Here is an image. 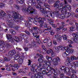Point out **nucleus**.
<instances>
[{
    "label": "nucleus",
    "mask_w": 78,
    "mask_h": 78,
    "mask_svg": "<svg viewBox=\"0 0 78 78\" xmlns=\"http://www.w3.org/2000/svg\"><path fill=\"white\" fill-rule=\"evenodd\" d=\"M12 14V17L13 18L15 22H19V20H22L23 19V18L17 12L15 11H13Z\"/></svg>",
    "instance_id": "1"
},
{
    "label": "nucleus",
    "mask_w": 78,
    "mask_h": 78,
    "mask_svg": "<svg viewBox=\"0 0 78 78\" xmlns=\"http://www.w3.org/2000/svg\"><path fill=\"white\" fill-rule=\"evenodd\" d=\"M27 3L28 5L27 9H29L31 11H34L35 12H36V11L35 10V8L34 7H31V6L36 4V2H34L33 0H29L28 1H27Z\"/></svg>",
    "instance_id": "2"
},
{
    "label": "nucleus",
    "mask_w": 78,
    "mask_h": 78,
    "mask_svg": "<svg viewBox=\"0 0 78 78\" xmlns=\"http://www.w3.org/2000/svg\"><path fill=\"white\" fill-rule=\"evenodd\" d=\"M55 3H54L53 5V6L55 8V12L56 13H58V12H59V10L60 9H59V8H63V4L62 3H60L59 0H57L55 1Z\"/></svg>",
    "instance_id": "3"
},
{
    "label": "nucleus",
    "mask_w": 78,
    "mask_h": 78,
    "mask_svg": "<svg viewBox=\"0 0 78 78\" xmlns=\"http://www.w3.org/2000/svg\"><path fill=\"white\" fill-rule=\"evenodd\" d=\"M60 9V10H62L61 12L62 14L66 15L67 16V17H69L70 15H72L71 13L69 12H67V9L66 7H64V8L62 9L61 8Z\"/></svg>",
    "instance_id": "4"
},
{
    "label": "nucleus",
    "mask_w": 78,
    "mask_h": 78,
    "mask_svg": "<svg viewBox=\"0 0 78 78\" xmlns=\"http://www.w3.org/2000/svg\"><path fill=\"white\" fill-rule=\"evenodd\" d=\"M77 33H78L76 32V33H73V35L74 37H75L76 38H72L71 40V41H73L74 42L78 44V35L77 34Z\"/></svg>",
    "instance_id": "5"
},
{
    "label": "nucleus",
    "mask_w": 78,
    "mask_h": 78,
    "mask_svg": "<svg viewBox=\"0 0 78 78\" xmlns=\"http://www.w3.org/2000/svg\"><path fill=\"white\" fill-rule=\"evenodd\" d=\"M22 11L24 12H25L27 14H36V12H35V11H31L28 9L26 8H23L22 9Z\"/></svg>",
    "instance_id": "6"
},
{
    "label": "nucleus",
    "mask_w": 78,
    "mask_h": 78,
    "mask_svg": "<svg viewBox=\"0 0 78 78\" xmlns=\"http://www.w3.org/2000/svg\"><path fill=\"white\" fill-rule=\"evenodd\" d=\"M6 36L8 41L9 42H11L12 44H14V40H13L11 35L7 34Z\"/></svg>",
    "instance_id": "7"
},
{
    "label": "nucleus",
    "mask_w": 78,
    "mask_h": 78,
    "mask_svg": "<svg viewBox=\"0 0 78 78\" xmlns=\"http://www.w3.org/2000/svg\"><path fill=\"white\" fill-rule=\"evenodd\" d=\"M37 29H38V27H34L31 29H29V31L30 33H33V30H34L35 33L36 34H38L39 33V32L37 30Z\"/></svg>",
    "instance_id": "8"
},
{
    "label": "nucleus",
    "mask_w": 78,
    "mask_h": 78,
    "mask_svg": "<svg viewBox=\"0 0 78 78\" xmlns=\"http://www.w3.org/2000/svg\"><path fill=\"white\" fill-rule=\"evenodd\" d=\"M60 61V58L58 57H57L55 58H54L53 59V61L54 66H56L58 65V62H59Z\"/></svg>",
    "instance_id": "9"
},
{
    "label": "nucleus",
    "mask_w": 78,
    "mask_h": 78,
    "mask_svg": "<svg viewBox=\"0 0 78 78\" xmlns=\"http://www.w3.org/2000/svg\"><path fill=\"white\" fill-rule=\"evenodd\" d=\"M12 20H7V23L10 28H14V26L12 24Z\"/></svg>",
    "instance_id": "10"
},
{
    "label": "nucleus",
    "mask_w": 78,
    "mask_h": 78,
    "mask_svg": "<svg viewBox=\"0 0 78 78\" xmlns=\"http://www.w3.org/2000/svg\"><path fill=\"white\" fill-rule=\"evenodd\" d=\"M20 35V36L19 37V39H20L21 41H22V37L24 39H27L28 38L27 35L25 34H21Z\"/></svg>",
    "instance_id": "11"
},
{
    "label": "nucleus",
    "mask_w": 78,
    "mask_h": 78,
    "mask_svg": "<svg viewBox=\"0 0 78 78\" xmlns=\"http://www.w3.org/2000/svg\"><path fill=\"white\" fill-rule=\"evenodd\" d=\"M55 38L56 39V40L58 42H61V40L62 38H61V36L59 34H57L55 36Z\"/></svg>",
    "instance_id": "12"
},
{
    "label": "nucleus",
    "mask_w": 78,
    "mask_h": 78,
    "mask_svg": "<svg viewBox=\"0 0 78 78\" xmlns=\"http://www.w3.org/2000/svg\"><path fill=\"white\" fill-rule=\"evenodd\" d=\"M47 20L48 19H47V18H45V17H42V18L41 17H39L36 18V20L38 21V22H40V21H41V22H44V21L42 20Z\"/></svg>",
    "instance_id": "13"
},
{
    "label": "nucleus",
    "mask_w": 78,
    "mask_h": 78,
    "mask_svg": "<svg viewBox=\"0 0 78 78\" xmlns=\"http://www.w3.org/2000/svg\"><path fill=\"white\" fill-rule=\"evenodd\" d=\"M16 53V52L14 50H12L8 52V55L9 56H14Z\"/></svg>",
    "instance_id": "14"
},
{
    "label": "nucleus",
    "mask_w": 78,
    "mask_h": 78,
    "mask_svg": "<svg viewBox=\"0 0 78 78\" xmlns=\"http://www.w3.org/2000/svg\"><path fill=\"white\" fill-rule=\"evenodd\" d=\"M39 23H40V25H39V27L38 28V29H42L44 28V21H41L40 20V21H38Z\"/></svg>",
    "instance_id": "15"
},
{
    "label": "nucleus",
    "mask_w": 78,
    "mask_h": 78,
    "mask_svg": "<svg viewBox=\"0 0 78 78\" xmlns=\"http://www.w3.org/2000/svg\"><path fill=\"white\" fill-rule=\"evenodd\" d=\"M55 13L56 14H56V16L57 17H58V18H60L61 19H64V16H62V15H60V14H59V12L58 13H56L55 12Z\"/></svg>",
    "instance_id": "16"
},
{
    "label": "nucleus",
    "mask_w": 78,
    "mask_h": 78,
    "mask_svg": "<svg viewBox=\"0 0 78 78\" xmlns=\"http://www.w3.org/2000/svg\"><path fill=\"white\" fill-rule=\"evenodd\" d=\"M65 50H68V51H69V53H72L73 52V51H74V50H73V49H70V48H69L68 47H65Z\"/></svg>",
    "instance_id": "17"
},
{
    "label": "nucleus",
    "mask_w": 78,
    "mask_h": 78,
    "mask_svg": "<svg viewBox=\"0 0 78 78\" xmlns=\"http://www.w3.org/2000/svg\"><path fill=\"white\" fill-rule=\"evenodd\" d=\"M69 67L70 70H76V68L75 66L72 65H70L69 66Z\"/></svg>",
    "instance_id": "18"
},
{
    "label": "nucleus",
    "mask_w": 78,
    "mask_h": 78,
    "mask_svg": "<svg viewBox=\"0 0 78 78\" xmlns=\"http://www.w3.org/2000/svg\"><path fill=\"white\" fill-rule=\"evenodd\" d=\"M44 70V69L41 67L39 69H38V68H37V73H39V72H43V71Z\"/></svg>",
    "instance_id": "19"
},
{
    "label": "nucleus",
    "mask_w": 78,
    "mask_h": 78,
    "mask_svg": "<svg viewBox=\"0 0 78 78\" xmlns=\"http://www.w3.org/2000/svg\"><path fill=\"white\" fill-rule=\"evenodd\" d=\"M6 13L4 12L3 10H0V16L2 17H4L5 16Z\"/></svg>",
    "instance_id": "20"
},
{
    "label": "nucleus",
    "mask_w": 78,
    "mask_h": 78,
    "mask_svg": "<svg viewBox=\"0 0 78 78\" xmlns=\"http://www.w3.org/2000/svg\"><path fill=\"white\" fill-rule=\"evenodd\" d=\"M44 30H46V31H48V30H49L50 31H53V29L51 28V27H47L46 29H44Z\"/></svg>",
    "instance_id": "21"
},
{
    "label": "nucleus",
    "mask_w": 78,
    "mask_h": 78,
    "mask_svg": "<svg viewBox=\"0 0 78 78\" xmlns=\"http://www.w3.org/2000/svg\"><path fill=\"white\" fill-rule=\"evenodd\" d=\"M35 6L36 8H37L38 9L42 8V5H41L40 4V3H38L37 4H36L35 5Z\"/></svg>",
    "instance_id": "22"
},
{
    "label": "nucleus",
    "mask_w": 78,
    "mask_h": 78,
    "mask_svg": "<svg viewBox=\"0 0 78 78\" xmlns=\"http://www.w3.org/2000/svg\"><path fill=\"white\" fill-rule=\"evenodd\" d=\"M65 5H67L69 4L68 3H72V0H64Z\"/></svg>",
    "instance_id": "23"
},
{
    "label": "nucleus",
    "mask_w": 78,
    "mask_h": 78,
    "mask_svg": "<svg viewBox=\"0 0 78 78\" xmlns=\"http://www.w3.org/2000/svg\"><path fill=\"white\" fill-rule=\"evenodd\" d=\"M14 58H15V60H18L19 59H20V55L19 54H18L17 55H15L14 56Z\"/></svg>",
    "instance_id": "24"
},
{
    "label": "nucleus",
    "mask_w": 78,
    "mask_h": 78,
    "mask_svg": "<svg viewBox=\"0 0 78 78\" xmlns=\"http://www.w3.org/2000/svg\"><path fill=\"white\" fill-rule=\"evenodd\" d=\"M45 51L46 52L47 54H50V53L52 52L53 50L51 49L48 50H47L46 49V50H45Z\"/></svg>",
    "instance_id": "25"
},
{
    "label": "nucleus",
    "mask_w": 78,
    "mask_h": 78,
    "mask_svg": "<svg viewBox=\"0 0 78 78\" xmlns=\"http://www.w3.org/2000/svg\"><path fill=\"white\" fill-rule=\"evenodd\" d=\"M13 67H14V69L16 70H17L19 69V65L17 64H15L14 65Z\"/></svg>",
    "instance_id": "26"
},
{
    "label": "nucleus",
    "mask_w": 78,
    "mask_h": 78,
    "mask_svg": "<svg viewBox=\"0 0 78 78\" xmlns=\"http://www.w3.org/2000/svg\"><path fill=\"white\" fill-rule=\"evenodd\" d=\"M69 72H70V69L68 67L65 68V70H64L65 73H67Z\"/></svg>",
    "instance_id": "27"
},
{
    "label": "nucleus",
    "mask_w": 78,
    "mask_h": 78,
    "mask_svg": "<svg viewBox=\"0 0 78 78\" xmlns=\"http://www.w3.org/2000/svg\"><path fill=\"white\" fill-rule=\"evenodd\" d=\"M37 68L36 69L34 68H30L31 71V72H36L37 73Z\"/></svg>",
    "instance_id": "28"
},
{
    "label": "nucleus",
    "mask_w": 78,
    "mask_h": 78,
    "mask_svg": "<svg viewBox=\"0 0 78 78\" xmlns=\"http://www.w3.org/2000/svg\"><path fill=\"white\" fill-rule=\"evenodd\" d=\"M47 44L49 47H51V46L52 44H51V40H49L48 41V42L47 43Z\"/></svg>",
    "instance_id": "29"
},
{
    "label": "nucleus",
    "mask_w": 78,
    "mask_h": 78,
    "mask_svg": "<svg viewBox=\"0 0 78 78\" xmlns=\"http://www.w3.org/2000/svg\"><path fill=\"white\" fill-rule=\"evenodd\" d=\"M10 31L12 35H14V34H16V31H15L13 29H10Z\"/></svg>",
    "instance_id": "30"
},
{
    "label": "nucleus",
    "mask_w": 78,
    "mask_h": 78,
    "mask_svg": "<svg viewBox=\"0 0 78 78\" xmlns=\"http://www.w3.org/2000/svg\"><path fill=\"white\" fill-rule=\"evenodd\" d=\"M4 45H1L0 46V51H2L3 50H4L5 48H4Z\"/></svg>",
    "instance_id": "31"
},
{
    "label": "nucleus",
    "mask_w": 78,
    "mask_h": 78,
    "mask_svg": "<svg viewBox=\"0 0 78 78\" xmlns=\"http://www.w3.org/2000/svg\"><path fill=\"white\" fill-rule=\"evenodd\" d=\"M14 40L17 42H19L20 41V39L18 38L17 37H15L14 38Z\"/></svg>",
    "instance_id": "32"
},
{
    "label": "nucleus",
    "mask_w": 78,
    "mask_h": 78,
    "mask_svg": "<svg viewBox=\"0 0 78 78\" xmlns=\"http://www.w3.org/2000/svg\"><path fill=\"white\" fill-rule=\"evenodd\" d=\"M70 60L68 61V62H66L65 63V65L66 66H69V65H70Z\"/></svg>",
    "instance_id": "33"
},
{
    "label": "nucleus",
    "mask_w": 78,
    "mask_h": 78,
    "mask_svg": "<svg viewBox=\"0 0 78 78\" xmlns=\"http://www.w3.org/2000/svg\"><path fill=\"white\" fill-rule=\"evenodd\" d=\"M30 67H32V68H36V67H37V65H36V63H34L31 65H30Z\"/></svg>",
    "instance_id": "34"
},
{
    "label": "nucleus",
    "mask_w": 78,
    "mask_h": 78,
    "mask_svg": "<svg viewBox=\"0 0 78 78\" xmlns=\"http://www.w3.org/2000/svg\"><path fill=\"white\" fill-rule=\"evenodd\" d=\"M55 12H51L50 13V15L52 17H54V16H55V15H56L57 14V13H55Z\"/></svg>",
    "instance_id": "35"
},
{
    "label": "nucleus",
    "mask_w": 78,
    "mask_h": 78,
    "mask_svg": "<svg viewBox=\"0 0 78 78\" xmlns=\"http://www.w3.org/2000/svg\"><path fill=\"white\" fill-rule=\"evenodd\" d=\"M53 50L55 52H58L59 51V49L57 47H54L53 48Z\"/></svg>",
    "instance_id": "36"
},
{
    "label": "nucleus",
    "mask_w": 78,
    "mask_h": 78,
    "mask_svg": "<svg viewBox=\"0 0 78 78\" xmlns=\"http://www.w3.org/2000/svg\"><path fill=\"white\" fill-rule=\"evenodd\" d=\"M36 42H37V43L38 44H41V41L40 40V39H39L36 38Z\"/></svg>",
    "instance_id": "37"
},
{
    "label": "nucleus",
    "mask_w": 78,
    "mask_h": 78,
    "mask_svg": "<svg viewBox=\"0 0 78 78\" xmlns=\"http://www.w3.org/2000/svg\"><path fill=\"white\" fill-rule=\"evenodd\" d=\"M5 47L6 48H11V46L10 44L7 43L5 44Z\"/></svg>",
    "instance_id": "38"
},
{
    "label": "nucleus",
    "mask_w": 78,
    "mask_h": 78,
    "mask_svg": "<svg viewBox=\"0 0 78 78\" xmlns=\"http://www.w3.org/2000/svg\"><path fill=\"white\" fill-rule=\"evenodd\" d=\"M38 30L39 31V33L41 34V33H43L44 32V30L42 29H39Z\"/></svg>",
    "instance_id": "39"
},
{
    "label": "nucleus",
    "mask_w": 78,
    "mask_h": 78,
    "mask_svg": "<svg viewBox=\"0 0 78 78\" xmlns=\"http://www.w3.org/2000/svg\"><path fill=\"white\" fill-rule=\"evenodd\" d=\"M48 27V24H47V23H43V27L44 28H46H46H47V27Z\"/></svg>",
    "instance_id": "40"
},
{
    "label": "nucleus",
    "mask_w": 78,
    "mask_h": 78,
    "mask_svg": "<svg viewBox=\"0 0 78 78\" xmlns=\"http://www.w3.org/2000/svg\"><path fill=\"white\" fill-rule=\"evenodd\" d=\"M51 73H52V72L51 71H49L48 72H47V75H48V76H50V77L51 76Z\"/></svg>",
    "instance_id": "41"
},
{
    "label": "nucleus",
    "mask_w": 78,
    "mask_h": 78,
    "mask_svg": "<svg viewBox=\"0 0 78 78\" xmlns=\"http://www.w3.org/2000/svg\"><path fill=\"white\" fill-rule=\"evenodd\" d=\"M38 61L39 62H41V63H43V62H44V60L41 58H38Z\"/></svg>",
    "instance_id": "42"
},
{
    "label": "nucleus",
    "mask_w": 78,
    "mask_h": 78,
    "mask_svg": "<svg viewBox=\"0 0 78 78\" xmlns=\"http://www.w3.org/2000/svg\"><path fill=\"white\" fill-rule=\"evenodd\" d=\"M14 8H16L17 9L19 10V9H20V7H19V6L18 5H17L16 4H14Z\"/></svg>",
    "instance_id": "43"
},
{
    "label": "nucleus",
    "mask_w": 78,
    "mask_h": 78,
    "mask_svg": "<svg viewBox=\"0 0 78 78\" xmlns=\"http://www.w3.org/2000/svg\"><path fill=\"white\" fill-rule=\"evenodd\" d=\"M4 61H6V62H8L9 61H10L9 58H7V57H5L4 58Z\"/></svg>",
    "instance_id": "44"
},
{
    "label": "nucleus",
    "mask_w": 78,
    "mask_h": 78,
    "mask_svg": "<svg viewBox=\"0 0 78 78\" xmlns=\"http://www.w3.org/2000/svg\"><path fill=\"white\" fill-rule=\"evenodd\" d=\"M5 45V42H3V41H1L0 40V45Z\"/></svg>",
    "instance_id": "45"
},
{
    "label": "nucleus",
    "mask_w": 78,
    "mask_h": 78,
    "mask_svg": "<svg viewBox=\"0 0 78 78\" xmlns=\"http://www.w3.org/2000/svg\"><path fill=\"white\" fill-rule=\"evenodd\" d=\"M38 73L37 74L38 75H39L40 76L41 78H42V76H43V73L41 72H39V73Z\"/></svg>",
    "instance_id": "46"
},
{
    "label": "nucleus",
    "mask_w": 78,
    "mask_h": 78,
    "mask_svg": "<svg viewBox=\"0 0 78 78\" xmlns=\"http://www.w3.org/2000/svg\"><path fill=\"white\" fill-rule=\"evenodd\" d=\"M71 60H76V59H77V58L75 56H71Z\"/></svg>",
    "instance_id": "47"
},
{
    "label": "nucleus",
    "mask_w": 78,
    "mask_h": 78,
    "mask_svg": "<svg viewBox=\"0 0 78 78\" xmlns=\"http://www.w3.org/2000/svg\"><path fill=\"white\" fill-rule=\"evenodd\" d=\"M73 64L77 67H78V62H75L73 63Z\"/></svg>",
    "instance_id": "48"
},
{
    "label": "nucleus",
    "mask_w": 78,
    "mask_h": 78,
    "mask_svg": "<svg viewBox=\"0 0 78 78\" xmlns=\"http://www.w3.org/2000/svg\"><path fill=\"white\" fill-rule=\"evenodd\" d=\"M34 76L36 78H42L40 76L37 74V73L34 74Z\"/></svg>",
    "instance_id": "49"
},
{
    "label": "nucleus",
    "mask_w": 78,
    "mask_h": 78,
    "mask_svg": "<svg viewBox=\"0 0 78 78\" xmlns=\"http://www.w3.org/2000/svg\"><path fill=\"white\" fill-rule=\"evenodd\" d=\"M23 61V59H22V58H20L19 60V62L20 64H22Z\"/></svg>",
    "instance_id": "50"
},
{
    "label": "nucleus",
    "mask_w": 78,
    "mask_h": 78,
    "mask_svg": "<svg viewBox=\"0 0 78 78\" xmlns=\"http://www.w3.org/2000/svg\"><path fill=\"white\" fill-rule=\"evenodd\" d=\"M68 10H71V6L70 5H66Z\"/></svg>",
    "instance_id": "51"
},
{
    "label": "nucleus",
    "mask_w": 78,
    "mask_h": 78,
    "mask_svg": "<svg viewBox=\"0 0 78 78\" xmlns=\"http://www.w3.org/2000/svg\"><path fill=\"white\" fill-rule=\"evenodd\" d=\"M62 37H63V39H64V40H67V36H66V35L65 34L62 35Z\"/></svg>",
    "instance_id": "52"
},
{
    "label": "nucleus",
    "mask_w": 78,
    "mask_h": 78,
    "mask_svg": "<svg viewBox=\"0 0 78 78\" xmlns=\"http://www.w3.org/2000/svg\"><path fill=\"white\" fill-rule=\"evenodd\" d=\"M64 74L62 73H61L60 74L59 76L60 78H64Z\"/></svg>",
    "instance_id": "53"
},
{
    "label": "nucleus",
    "mask_w": 78,
    "mask_h": 78,
    "mask_svg": "<svg viewBox=\"0 0 78 78\" xmlns=\"http://www.w3.org/2000/svg\"><path fill=\"white\" fill-rule=\"evenodd\" d=\"M52 69H53V68L49 66H48L47 68V70H48V71H51V70H52Z\"/></svg>",
    "instance_id": "54"
},
{
    "label": "nucleus",
    "mask_w": 78,
    "mask_h": 78,
    "mask_svg": "<svg viewBox=\"0 0 78 78\" xmlns=\"http://www.w3.org/2000/svg\"><path fill=\"white\" fill-rule=\"evenodd\" d=\"M56 55V54L55 52H52L51 54V56L52 57H55Z\"/></svg>",
    "instance_id": "55"
},
{
    "label": "nucleus",
    "mask_w": 78,
    "mask_h": 78,
    "mask_svg": "<svg viewBox=\"0 0 78 78\" xmlns=\"http://www.w3.org/2000/svg\"><path fill=\"white\" fill-rule=\"evenodd\" d=\"M44 5L45 7H46V8H50V5L46 3H44Z\"/></svg>",
    "instance_id": "56"
},
{
    "label": "nucleus",
    "mask_w": 78,
    "mask_h": 78,
    "mask_svg": "<svg viewBox=\"0 0 78 78\" xmlns=\"http://www.w3.org/2000/svg\"><path fill=\"white\" fill-rule=\"evenodd\" d=\"M38 22H39V21L37 20H36V19L33 21V23L34 24H35V25L37 24Z\"/></svg>",
    "instance_id": "57"
},
{
    "label": "nucleus",
    "mask_w": 78,
    "mask_h": 78,
    "mask_svg": "<svg viewBox=\"0 0 78 78\" xmlns=\"http://www.w3.org/2000/svg\"><path fill=\"white\" fill-rule=\"evenodd\" d=\"M48 41H49V40L48 39V38H46L43 41V42L44 43H47H47L48 42Z\"/></svg>",
    "instance_id": "58"
},
{
    "label": "nucleus",
    "mask_w": 78,
    "mask_h": 78,
    "mask_svg": "<svg viewBox=\"0 0 78 78\" xmlns=\"http://www.w3.org/2000/svg\"><path fill=\"white\" fill-rule=\"evenodd\" d=\"M17 1L20 4H23V3L24 2L23 0H17Z\"/></svg>",
    "instance_id": "59"
},
{
    "label": "nucleus",
    "mask_w": 78,
    "mask_h": 78,
    "mask_svg": "<svg viewBox=\"0 0 78 78\" xmlns=\"http://www.w3.org/2000/svg\"><path fill=\"white\" fill-rule=\"evenodd\" d=\"M60 69L62 70H64L65 69V68H64V66H60Z\"/></svg>",
    "instance_id": "60"
},
{
    "label": "nucleus",
    "mask_w": 78,
    "mask_h": 78,
    "mask_svg": "<svg viewBox=\"0 0 78 78\" xmlns=\"http://www.w3.org/2000/svg\"><path fill=\"white\" fill-rule=\"evenodd\" d=\"M24 70L26 72H28V70H29V68L28 67H25L24 68Z\"/></svg>",
    "instance_id": "61"
},
{
    "label": "nucleus",
    "mask_w": 78,
    "mask_h": 78,
    "mask_svg": "<svg viewBox=\"0 0 78 78\" xmlns=\"http://www.w3.org/2000/svg\"><path fill=\"white\" fill-rule=\"evenodd\" d=\"M25 33H26V34H28V35H29V36H30V35H31V34H30V33L28 30H25Z\"/></svg>",
    "instance_id": "62"
},
{
    "label": "nucleus",
    "mask_w": 78,
    "mask_h": 78,
    "mask_svg": "<svg viewBox=\"0 0 78 78\" xmlns=\"http://www.w3.org/2000/svg\"><path fill=\"white\" fill-rule=\"evenodd\" d=\"M24 25L25 27H27V26H28V22L26 20H24Z\"/></svg>",
    "instance_id": "63"
},
{
    "label": "nucleus",
    "mask_w": 78,
    "mask_h": 78,
    "mask_svg": "<svg viewBox=\"0 0 78 78\" xmlns=\"http://www.w3.org/2000/svg\"><path fill=\"white\" fill-rule=\"evenodd\" d=\"M64 24H62L60 26H59L58 27L60 29H63L64 28Z\"/></svg>",
    "instance_id": "64"
}]
</instances>
